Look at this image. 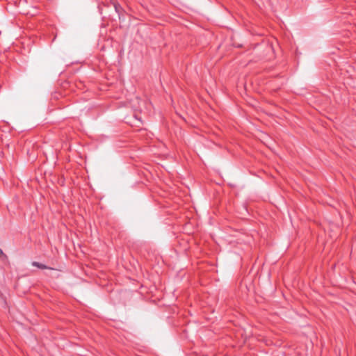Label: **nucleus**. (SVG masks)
<instances>
[{
	"label": "nucleus",
	"mask_w": 356,
	"mask_h": 356,
	"mask_svg": "<svg viewBox=\"0 0 356 356\" xmlns=\"http://www.w3.org/2000/svg\"><path fill=\"white\" fill-rule=\"evenodd\" d=\"M0 259L4 262V263H6L7 262V257L6 255L3 253V252L2 251L1 249H0Z\"/></svg>",
	"instance_id": "1"
},
{
	"label": "nucleus",
	"mask_w": 356,
	"mask_h": 356,
	"mask_svg": "<svg viewBox=\"0 0 356 356\" xmlns=\"http://www.w3.org/2000/svg\"><path fill=\"white\" fill-rule=\"evenodd\" d=\"M113 6L115 11L118 13H120V12L122 10L121 6L118 3L114 2Z\"/></svg>",
	"instance_id": "2"
},
{
	"label": "nucleus",
	"mask_w": 356,
	"mask_h": 356,
	"mask_svg": "<svg viewBox=\"0 0 356 356\" xmlns=\"http://www.w3.org/2000/svg\"><path fill=\"white\" fill-rule=\"evenodd\" d=\"M32 264H33V266H37V267L40 268H46L44 265L40 264H39V263H38L36 261L33 262Z\"/></svg>",
	"instance_id": "3"
}]
</instances>
